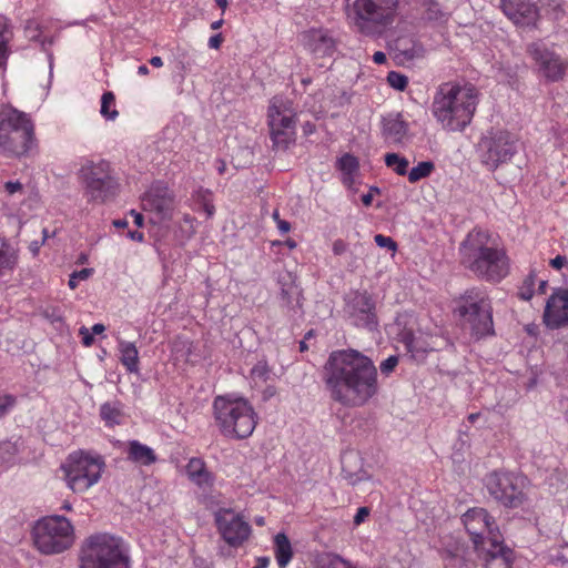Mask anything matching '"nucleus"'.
Here are the masks:
<instances>
[{
    "mask_svg": "<svg viewBox=\"0 0 568 568\" xmlns=\"http://www.w3.org/2000/svg\"><path fill=\"white\" fill-rule=\"evenodd\" d=\"M16 399L11 395H0V416L6 414L11 407H13Z\"/></svg>",
    "mask_w": 568,
    "mask_h": 568,
    "instance_id": "obj_48",
    "label": "nucleus"
},
{
    "mask_svg": "<svg viewBox=\"0 0 568 568\" xmlns=\"http://www.w3.org/2000/svg\"><path fill=\"white\" fill-rule=\"evenodd\" d=\"M100 417L108 427L120 425L123 418L121 404L119 402L102 404L100 407Z\"/></svg>",
    "mask_w": 568,
    "mask_h": 568,
    "instance_id": "obj_33",
    "label": "nucleus"
},
{
    "mask_svg": "<svg viewBox=\"0 0 568 568\" xmlns=\"http://www.w3.org/2000/svg\"><path fill=\"white\" fill-rule=\"evenodd\" d=\"M38 146L34 123L30 114L0 105V150L13 156H28Z\"/></svg>",
    "mask_w": 568,
    "mask_h": 568,
    "instance_id": "obj_6",
    "label": "nucleus"
},
{
    "mask_svg": "<svg viewBox=\"0 0 568 568\" xmlns=\"http://www.w3.org/2000/svg\"><path fill=\"white\" fill-rule=\"evenodd\" d=\"M91 273H92V270H90V268H82L81 271L73 272L70 275V278L68 282L69 287L71 290H74L78 286L79 281L87 280L91 275Z\"/></svg>",
    "mask_w": 568,
    "mask_h": 568,
    "instance_id": "obj_43",
    "label": "nucleus"
},
{
    "mask_svg": "<svg viewBox=\"0 0 568 568\" xmlns=\"http://www.w3.org/2000/svg\"><path fill=\"white\" fill-rule=\"evenodd\" d=\"M199 195L202 197V207L204 212L207 214L209 217H211L215 212V207L211 199V193L207 190H205L200 191Z\"/></svg>",
    "mask_w": 568,
    "mask_h": 568,
    "instance_id": "obj_47",
    "label": "nucleus"
},
{
    "mask_svg": "<svg viewBox=\"0 0 568 568\" xmlns=\"http://www.w3.org/2000/svg\"><path fill=\"white\" fill-rule=\"evenodd\" d=\"M386 60V54L382 51H376L373 55V61L377 64H384Z\"/></svg>",
    "mask_w": 568,
    "mask_h": 568,
    "instance_id": "obj_59",
    "label": "nucleus"
},
{
    "mask_svg": "<svg viewBox=\"0 0 568 568\" xmlns=\"http://www.w3.org/2000/svg\"><path fill=\"white\" fill-rule=\"evenodd\" d=\"M443 17V12L438 6V3L429 0L427 3V9L425 11V18L429 21H437Z\"/></svg>",
    "mask_w": 568,
    "mask_h": 568,
    "instance_id": "obj_44",
    "label": "nucleus"
},
{
    "mask_svg": "<svg viewBox=\"0 0 568 568\" xmlns=\"http://www.w3.org/2000/svg\"><path fill=\"white\" fill-rule=\"evenodd\" d=\"M274 554L280 568H285L293 558L291 541L284 532H278L274 537Z\"/></svg>",
    "mask_w": 568,
    "mask_h": 568,
    "instance_id": "obj_30",
    "label": "nucleus"
},
{
    "mask_svg": "<svg viewBox=\"0 0 568 568\" xmlns=\"http://www.w3.org/2000/svg\"><path fill=\"white\" fill-rule=\"evenodd\" d=\"M408 133V123L402 114L389 113L382 118V135L388 143L398 144L404 141Z\"/></svg>",
    "mask_w": 568,
    "mask_h": 568,
    "instance_id": "obj_24",
    "label": "nucleus"
},
{
    "mask_svg": "<svg viewBox=\"0 0 568 568\" xmlns=\"http://www.w3.org/2000/svg\"><path fill=\"white\" fill-rule=\"evenodd\" d=\"M33 542L41 554H61L73 545L74 528L64 516H47L37 521Z\"/></svg>",
    "mask_w": 568,
    "mask_h": 568,
    "instance_id": "obj_9",
    "label": "nucleus"
},
{
    "mask_svg": "<svg viewBox=\"0 0 568 568\" xmlns=\"http://www.w3.org/2000/svg\"><path fill=\"white\" fill-rule=\"evenodd\" d=\"M536 274L530 272L523 281L518 296L523 301H529L535 294Z\"/></svg>",
    "mask_w": 568,
    "mask_h": 568,
    "instance_id": "obj_39",
    "label": "nucleus"
},
{
    "mask_svg": "<svg viewBox=\"0 0 568 568\" xmlns=\"http://www.w3.org/2000/svg\"><path fill=\"white\" fill-rule=\"evenodd\" d=\"M118 351L120 353V362L129 373H139L140 361L139 351L134 343L124 339L118 341Z\"/></svg>",
    "mask_w": 568,
    "mask_h": 568,
    "instance_id": "obj_28",
    "label": "nucleus"
},
{
    "mask_svg": "<svg viewBox=\"0 0 568 568\" xmlns=\"http://www.w3.org/2000/svg\"><path fill=\"white\" fill-rule=\"evenodd\" d=\"M321 378L329 398L348 408L365 406L379 392L373 359L353 348L332 352L322 368Z\"/></svg>",
    "mask_w": 568,
    "mask_h": 568,
    "instance_id": "obj_1",
    "label": "nucleus"
},
{
    "mask_svg": "<svg viewBox=\"0 0 568 568\" xmlns=\"http://www.w3.org/2000/svg\"><path fill=\"white\" fill-rule=\"evenodd\" d=\"M373 201L372 192L362 195V202L364 205L369 206Z\"/></svg>",
    "mask_w": 568,
    "mask_h": 568,
    "instance_id": "obj_64",
    "label": "nucleus"
},
{
    "mask_svg": "<svg viewBox=\"0 0 568 568\" xmlns=\"http://www.w3.org/2000/svg\"><path fill=\"white\" fill-rule=\"evenodd\" d=\"M304 49L315 59L333 57L337 41L333 32L325 28H311L302 33Z\"/></svg>",
    "mask_w": 568,
    "mask_h": 568,
    "instance_id": "obj_20",
    "label": "nucleus"
},
{
    "mask_svg": "<svg viewBox=\"0 0 568 568\" xmlns=\"http://www.w3.org/2000/svg\"><path fill=\"white\" fill-rule=\"evenodd\" d=\"M481 163L490 171L507 163L518 151V138L505 130L490 131L478 144Z\"/></svg>",
    "mask_w": 568,
    "mask_h": 568,
    "instance_id": "obj_13",
    "label": "nucleus"
},
{
    "mask_svg": "<svg viewBox=\"0 0 568 568\" xmlns=\"http://www.w3.org/2000/svg\"><path fill=\"white\" fill-rule=\"evenodd\" d=\"M462 265L477 277L498 283L509 273V258L503 248L490 245L488 232L474 229L460 243Z\"/></svg>",
    "mask_w": 568,
    "mask_h": 568,
    "instance_id": "obj_3",
    "label": "nucleus"
},
{
    "mask_svg": "<svg viewBox=\"0 0 568 568\" xmlns=\"http://www.w3.org/2000/svg\"><path fill=\"white\" fill-rule=\"evenodd\" d=\"M270 565V558L268 557H257L256 558V565L253 568H267Z\"/></svg>",
    "mask_w": 568,
    "mask_h": 568,
    "instance_id": "obj_58",
    "label": "nucleus"
},
{
    "mask_svg": "<svg viewBox=\"0 0 568 568\" xmlns=\"http://www.w3.org/2000/svg\"><path fill=\"white\" fill-rule=\"evenodd\" d=\"M178 345H181L183 348H186V353L190 354L191 353V343L189 341H181V339H178L174 342V348L178 349Z\"/></svg>",
    "mask_w": 568,
    "mask_h": 568,
    "instance_id": "obj_60",
    "label": "nucleus"
},
{
    "mask_svg": "<svg viewBox=\"0 0 568 568\" xmlns=\"http://www.w3.org/2000/svg\"><path fill=\"white\" fill-rule=\"evenodd\" d=\"M126 459L140 466H150L158 460L155 452L139 440H129L126 445Z\"/></svg>",
    "mask_w": 568,
    "mask_h": 568,
    "instance_id": "obj_25",
    "label": "nucleus"
},
{
    "mask_svg": "<svg viewBox=\"0 0 568 568\" xmlns=\"http://www.w3.org/2000/svg\"><path fill=\"white\" fill-rule=\"evenodd\" d=\"M223 42V37L221 33L214 34L209 39V47L211 49H219Z\"/></svg>",
    "mask_w": 568,
    "mask_h": 568,
    "instance_id": "obj_54",
    "label": "nucleus"
},
{
    "mask_svg": "<svg viewBox=\"0 0 568 568\" xmlns=\"http://www.w3.org/2000/svg\"><path fill=\"white\" fill-rule=\"evenodd\" d=\"M527 53L536 64L538 73L547 81H560L568 68V62L551 51L541 41L531 42L527 47Z\"/></svg>",
    "mask_w": 568,
    "mask_h": 568,
    "instance_id": "obj_18",
    "label": "nucleus"
},
{
    "mask_svg": "<svg viewBox=\"0 0 568 568\" xmlns=\"http://www.w3.org/2000/svg\"><path fill=\"white\" fill-rule=\"evenodd\" d=\"M404 343L407 352L410 353L412 357L416 361H423L427 352L432 349L422 337H416L412 333L405 334Z\"/></svg>",
    "mask_w": 568,
    "mask_h": 568,
    "instance_id": "obj_32",
    "label": "nucleus"
},
{
    "mask_svg": "<svg viewBox=\"0 0 568 568\" xmlns=\"http://www.w3.org/2000/svg\"><path fill=\"white\" fill-rule=\"evenodd\" d=\"M395 49L398 52L397 59L402 62H410L422 58L424 53L423 45L412 39L400 38L395 42Z\"/></svg>",
    "mask_w": 568,
    "mask_h": 568,
    "instance_id": "obj_29",
    "label": "nucleus"
},
{
    "mask_svg": "<svg viewBox=\"0 0 568 568\" xmlns=\"http://www.w3.org/2000/svg\"><path fill=\"white\" fill-rule=\"evenodd\" d=\"M398 362H399L398 356H396V355L388 356L379 365V369H381L382 374H384L386 376L392 374L394 372V369L396 368V366L398 365Z\"/></svg>",
    "mask_w": 568,
    "mask_h": 568,
    "instance_id": "obj_42",
    "label": "nucleus"
},
{
    "mask_svg": "<svg viewBox=\"0 0 568 568\" xmlns=\"http://www.w3.org/2000/svg\"><path fill=\"white\" fill-rule=\"evenodd\" d=\"M105 463L102 456L82 450L70 454L62 465L67 485L74 493H84L101 478Z\"/></svg>",
    "mask_w": 568,
    "mask_h": 568,
    "instance_id": "obj_11",
    "label": "nucleus"
},
{
    "mask_svg": "<svg viewBox=\"0 0 568 568\" xmlns=\"http://www.w3.org/2000/svg\"><path fill=\"white\" fill-rule=\"evenodd\" d=\"M337 169L342 174L356 173L359 169V163L356 156L351 153L343 154L336 163Z\"/></svg>",
    "mask_w": 568,
    "mask_h": 568,
    "instance_id": "obj_38",
    "label": "nucleus"
},
{
    "mask_svg": "<svg viewBox=\"0 0 568 568\" xmlns=\"http://www.w3.org/2000/svg\"><path fill=\"white\" fill-rule=\"evenodd\" d=\"M544 323L551 329L568 325V290L556 288L547 300Z\"/></svg>",
    "mask_w": 568,
    "mask_h": 568,
    "instance_id": "obj_22",
    "label": "nucleus"
},
{
    "mask_svg": "<svg viewBox=\"0 0 568 568\" xmlns=\"http://www.w3.org/2000/svg\"><path fill=\"white\" fill-rule=\"evenodd\" d=\"M479 92L471 83H442L433 98L432 114L448 132H463L473 121Z\"/></svg>",
    "mask_w": 568,
    "mask_h": 568,
    "instance_id": "obj_2",
    "label": "nucleus"
},
{
    "mask_svg": "<svg viewBox=\"0 0 568 568\" xmlns=\"http://www.w3.org/2000/svg\"><path fill=\"white\" fill-rule=\"evenodd\" d=\"M79 180L83 185L88 202L102 204L114 197L119 183L108 161H85L79 170Z\"/></svg>",
    "mask_w": 568,
    "mask_h": 568,
    "instance_id": "obj_10",
    "label": "nucleus"
},
{
    "mask_svg": "<svg viewBox=\"0 0 568 568\" xmlns=\"http://www.w3.org/2000/svg\"><path fill=\"white\" fill-rule=\"evenodd\" d=\"M343 313L346 321L358 328L375 331L378 327L376 304L367 291H351L344 296Z\"/></svg>",
    "mask_w": 568,
    "mask_h": 568,
    "instance_id": "obj_15",
    "label": "nucleus"
},
{
    "mask_svg": "<svg viewBox=\"0 0 568 568\" xmlns=\"http://www.w3.org/2000/svg\"><path fill=\"white\" fill-rule=\"evenodd\" d=\"M463 523L476 550L485 548L493 537H501L494 518L484 508L467 510L463 516Z\"/></svg>",
    "mask_w": 568,
    "mask_h": 568,
    "instance_id": "obj_17",
    "label": "nucleus"
},
{
    "mask_svg": "<svg viewBox=\"0 0 568 568\" xmlns=\"http://www.w3.org/2000/svg\"><path fill=\"white\" fill-rule=\"evenodd\" d=\"M113 225L116 227V229H125L129 223L126 220L124 219H119V220H114L113 221Z\"/></svg>",
    "mask_w": 568,
    "mask_h": 568,
    "instance_id": "obj_63",
    "label": "nucleus"
},
{
    "mask_svg": "<svg viewBox=\"0 0 568 568\" xmlns=\"http://www.w3.org/2000/svg\"><path fill=\"white\" fill-rule=\"evenodd\" d=\"M549 264L551 267H554L556 270H560L561 267H564L567 264V258L564 255H557L556 257L550 260Z\"/></svg>",
    "mask_w": 568,
    "mask_h": 568,
    "instance_id": "obj_52",
    "label": "nucleus"
},
{
    "mask_svg": "<svg viewBox=\"0 0 568 568\" xmlns=\"http://www.w3.org/2000/svg\"><path fill=\"white\" fill-rule=\"evenodd\" d=\"M213 418L222 436L230 439L248 438L256 425L257 414L244 397L217 395L212 403Z\"/></svg>",
    "mask_w": 568,
    "mask_h": 568,
    "instance_id": "obj_4",
    "label": "nucleus"
},
{
    "mask_svg": "<svg viewBox=\"0 0 568 568\" xmlns=\"http://www.w3.org/2000/svg\"><path fill=\"white\" fill-rule=\"evenodd\" d=\"M295 110L291 100L283 97H273L270 101L267 118L273 146L286 150L294 142Z\"/></svg>",
    "mask_w": 568,
    "mask_h": 568,
    "instance_id": "obj_12",
    "label": "nucleus"
},
{
    "mask_svg": "<svg viewBox=\"0 0 568 568\" xmlns=\"http://www.w3.org/2000/svg\"><path fill=\"white\" fill-rule=\"evenodd\" d=\"M4 190L8 194L12 195L22 190V184L19 181H8L4 184Z\"/></svg>",
    "mask_w": 568,
    "mask_h": 568,
    "instance_id": "obj_50",
    "label": "nucleus"
},
{
    "mask_svg": "<svg viewBox=\"0 0 568 568\" xmlns=\"http://www.w3.org/2000/svg\"><path fill=\"white\" fill-rule=\"evenodd\" d=\"M400 0H346V18L362 34L382 36L390 28L399 11Z\"/></svg>",
    "mask_w": 568,
    "mask_h": 568,
    "instance_id": "obj_5",
    "label": "nucleus"
},
{
    "mask_svg": "<svg viewBox=\"0 0 568 568\" xmlns=\"http://www.w3.org/2000/svg\"><path fill=\"white\" fill-rule=\"evenodd\" d=\"M334 255H342L347 251V243L341 239L335 240L332 245Z\"/></svg>",
    "mask_w": 568,
    "mask_h": 568,
    "instance_id": "obj_49",
    "label": "nucleus"
},
{
    "mask_svg": "<svg viewBox=\"0 0 568 568\" xmlns=\"http://www.w3.org/2000/svg\"><path fill=\"white\" fill-rule=\"evenodd\" d=\"M80 568H130V560L121 538L100 532L89 536L79 555Z\"/></svg>",
    "mask_w": 568,
    "mask_h": 568,
    "instance_id": "obj_8",
    "label": "nucleus"
},
{
    "mask_svg": "<svg viewBox=\"0 0 568 568\" xmlns=\"http://www.w3.org/2000/svg\"><path fill=\"white\" fill-rule=\"evenodd\" d=\"M17 263L16 248L4 237H0V277L12 272Z\"/></svg>",
    "mask_w": 568,
    "mask_h": 568,
    "instance_id": "obj_31",
    "label": "nucleus"
},
{
    "mask_svg": "<svg viewBox=\"0 0 568 568\" xmlns=\"http://www.w3.org/2000/svg\"><path fill=\"white\" fill-rule=\"evenodd\" d=\"M80 335L82 336V343L85 345V346H90L92 345L94 338H93V335L90 334L89 329L87 327H81L80 328Z\"/></svg>",
    "mask_w": 568,
    "mask_h": 568,
    "instance_id": "obj_53",
    "label": "nucleus"
},
{
    "mask_svg": "<svg viewBox=\"0 0 568 568\" xmlns=\"http://www.w3.org/2000/svg\"><path fill=\"white\" fill-rule=\"evenodd\" d=\"M214 521L222 539L233 548L242 547L252 535V527L244 516L231 508L214 513Z\"/></svg>",
    "mask_w": 568,
    "mask_h": 568,
    "instance_id": "obj_16",
    "label": "nucleus"
},
{
    "mask_svg": "<svg viewBox=\"0 0 568 568\" xmlns=\"http://www.w3.org/2000/svg\"><path fill=\"white\" fill-rule=\"evenodd\" d=\"M387 168L392 169L398 175L408 174L409 162L406 158L397 153H387L384 158Z\"/></svg>",
    "mask_w": 568,
    "mask_h": 568,
    "instance_id": "obj_34",
    "label": "nucleus"
},
{
    "mask_svg": "<svg viewBox=\"0 0 568 568\" xmlns=\"http://www.w3.org/2000/svg\"><path fill=\"white\" fill-rule=\"evenodd\" d=\"M115 97L113 92L108 91L102 94L101 98V115L106 120H115L119 115V112L114 108Z\"/></svg>",
    "mask_w": 568,
    "mask_h": 568,
    "instance_id": "obj_36",
    "label": "nucleus"
},
{
    "mask_svg": "<svg viewBox=\"0 0 568 568\" xmlns=\"http://www.w3.org/2000/svg\"><path fill=\"white\" fill-rule=\"evenodd\" d=\"M150 64L154 68H161L163 65V60L161 57H152L150 59Z\"/></svg>",
    "mask_w": 568,
    "mask_h": 568,
    "instance_id": "obj_62",
    "label": "nucleus"
},
{
    "mask_svg": "<svg viewBox=\"0 0 568 568\" xmlns=\"http://www.w3.org/2000/svg\"><path fill=\"white\" fill-rule=\"evenodd\" d=\"M42 233H43V239H42V242H41V243H40V242H38V241H34V242H32V243L30 244V250L32 251V253H33V254H37V253L39 252L41 244H43V243H44V241H45V240H47V237H48V231H47V229H43Z\"/></svg>",
    "mask_w": 568,
    "mask_h": 568,
    "instance_id": "obj_55",
    "label": "nucleus"
},
{
    "mask_svg": "<svg viewBox=\"0 0 568 568\" xmlns=\"http://www.w3.org/2000/svg\"><path fill=\"white\" fill-rule=\"evenodd\" d=\"M477 550L485 552L486 568H511L513 551L503 545L501 537H493L485 548Z\"/></svg>",
    "mask_w": 568,
    "mask_h": 568,
    "instance_id": "obj_23",
    "label": "nucleus"
},
{
    "mask_svg": "<svg viewBox=\"0 0 568 568\" xmlns=\"http://www.w3.org/2000/svg\"><path fill=\"white\" fill-rule=\"evenodd\" d=\"M143 211L151 212L159 222L170 220L174 211V195L162 182L153 183L141 197Z\"/></svg>",
    "mask_w": 568,
    "mask_h": 568,
    "instance_id": "obj_19",
    "label": "nucleus"
},
{
    "mask_svg": "<svg viewBox=\"0 0 568 568\" xmlns=\"http://www.w3.org/2000/svg\"><path fill=\"white\" fill-rule=\"evenodd\" d=\"M185 470L189 479L199 487H211L214 483L213 474L207 470L204 460L201 458H191Z\"/></svg>",
    "mask_w": 568,
    "mask_h": 568,
    "instance_id": "obj_26",
    "label": "nucleus"
},
{
    "mask_svg": "<svg viewBox=\"0 0 568 568\" xmlns=\"http://www.w3.org/2000/svg\"><path fill=\"white\" fill-rule=\"evenodd\" d=\"M528 479L520 474L494 471L486 478L489 495L506 507H518L526 497Z\"/></svg>",
    "mask_w": 568,
    "mask_h": 568,
    "instance_id": "obj_14",
    "label": "nucleus"
},
{
    "mask_svg": "<svg viewBox=\"0 0 568 568\" xmlns=\"http://www.w3.org/2000/svg\"><path fill=\"white\" fill-rule=\"evenodd\" d=\"M13 36V26L10 18L0 13V69H6L7 67L11 54Z\"/></svg>",
    "mask_w": 568,
    "mask_h": 568,
    "instance_id": "obj_27",
    "label": "nucleus"
},
{
    "mask_svg": "<svg viewBox=\"0 0 568 568\" xmlns=\"http://www.w3.org/2000/svg\"><path fill=\"white\" fill-rule=\"evenodd\" d=\"M276 226L282 234H286L291 231V223L285 220H278Z\"/></svg>",
    "mask_w": 568,
    "mask_h": 568,
    "instance_id": "obj_57",
    "label": "nucleus"
},
{
    "mask_svg": "<svg viewBox=\"0 0 568 568\" xmlns=\"http://www.w3.org/2000/svg\"><path fill=\"white\" fill-rule=\"evenodd\" d=\"M374 241L377 246L387 248L392 252H396L397 243L389 236H385L383 234H376Z\"/></svg>",
    "mask_w": 568,
    "mask_h": 568,
    "instance_id": "obj_45",
    "label": "nucleus"
},
{
    "mask_svg": "<svg viewBox=\"0 0 568 568\" xmlns=\"http://www.w3.org/2000/svg\"><path fill=\"white\" fill-rule=\"evenodd\" d=\"M368 515H369V509L367 507H359L357 509L356 515L354 516V524L355 525L362 524Z\"/></svg>",
    "mask_w": 568,
    "mask_h": 568,
    "instance_id": "obj_51",
    "label": "nucleus"
},
{
    "mask_svg": "<svg viewBox=\"0 0 568 568\" xmlns=\"http://www.w3.org/2000/svg\"><path fill=\"white\" fill-rule=\"evenodd\" d=\"M342 476L349 485L353 486L366 478V474L364 471L361 470L358 473H353L347 470L345 466L342 468Z\"/></svg>",
    "mask_w": 568,
    "mask_h": 568,
    "instance_id": "obj_46",
    "label": "nucleus"
},
{
    "mask_svg": "<svg viewBox=\"0 0 568 568\" xmlns=\"http://www.w3.org/2000/svg\"><path fill=\"white\" fill-rule=\"evenodd\" d=\"M251 376L258 382H266L270 376V367L266 362H258L251 369Z\"/></svg>",
    "mask_w": 568,
    "mask_h": 568,
    "instance_id": "obj_41",
    "label": "nucleus"
},
{
    "mask_svg": "<svg viewBox=\"0 0 568 568\" xmlns=\"http://www.w3.org/2000/svg\"><path fill=\"white\" fill-rule=\"evenodd\" d=\"M317 568H354L352 564L338 555L325 554L317 561Z\"/></svg>",
    "mask_w": 568,
    "mask_h": 568,
    "instance_id": "obj_37",
    "label": "nucleus"
},
{
    "mask_svg": "<svg viewBox=\"0 0 568 568\" xmlns=\"http://www.w3.org/2000/svg\"><path fill=\"white\" fill-rule=\"evenodd\" d=\"M387 82L392 88L404 91L408 84V79L399 72L390 71L387 74Z\"/></svg>",
    "mask_w": 568,
    "mask_h": 568,
    "instance_id": "obj_40",
    "label": "nucleus"
},
{
    "mask_svg": "<svg viewBox=\"0 0 568 568\" xmlns=\"http://www.w3.org/2000/svg\"><path fill=\"white\" fill-rule=\"evenodd\" d=\"M456 313L474 339L495 335L493 301L486 288H467L457 300Z\"/></svg>",
    "mask_w": 568,
    "mask_h": 568,
    "instance_id": "obj_7",
    "label": "nucleus"
},
{
    "mask_svg": "<svg viewBox=\"0 0 568 568\" xmlns=\"http://www.w3.org/2000/svg\"><path fill=\"white\" fill-rule=\"evenodd\" d=\"M129 237L133 241H136V242H142L144 240V235L143 233L139 232V231H132V232H129Z\"/></svg>",
    "mask_w": 568,
    "mask_h": 568,
    "instance_id": "obj_61",
    "label": "nucleus"
},
{
    "mask_svg": "<svg viewBox=\"0 0 568 568\" xmlns=\"http://www.w3.org/2000/svg\"><path fill=\"white\" fill-rule=\"evenodd\" d=\"M130 215L133 216V222L138 227H142L144 224V217L140 212L135 210L130 211Z\"/></svg>",
    "mask_w": 568,
    "mask_h": 568,
    "instance_id": "obj_56",
    "label": "nucleus"
},
{
    "mask_svg": "<svg viewBox=\"0 0 568 568\" xmlns=\"http://www.w3.org/2000/svg\"><path fill=\"white\" fill-rule=\"evenodd\" d=\"M435 165L432 161H423L419 162L416 166L412 168L408 171V181L410 183H416L422 179L428 178L434 171Z\"/></svg>",
    "mask_w": 568,
    "mask_h": 568,
    "instance_id": "obj_35",
    "label": "nucleus"
},
{
    "mask_svg": "<svg viewBox=\"0 0 568 568\" xmlns=\"http://www.w3.org/2000/svg\"><path fill=\"white\" fill-rule=\"evenodd\" d=\"M504 14L518 27H536L539 8L531 0H500Z\"/></svg>",
    "mask_w": 568,
    "mask_h": 568,
    "instance_id": "obj_21",
    "label": "nucleus"
}]
</instances>
